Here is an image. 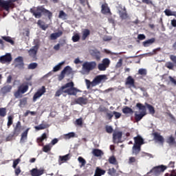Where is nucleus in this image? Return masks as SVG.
<instances>
[{"instance_id":"1","label":"nucleus","mask_w":176,"mask_h":176,"mask_svg":"<svg viewBox=\"0 0 176 176\" xmlns=\"http://www.w3.org/2000/svg\"><path fill=\"white\" fill-rule=\"evenodd\" d=\"M74 86H75L74 82L66 83L56 91L55 97H60L63 93H67L68 96H76L78 93H80V90Z\"/></svg>"},{"instance_id":"2","label":"nucleus","mask_w":176,"mask_h":176,"mask_svg":"<svg viewBox=\"0 0 176 176\" xmlns=\"http://www.w3.org/2000/svg\"><path fill=\"white\" fill-rule=\"evenodd\" d=\"M30 12L36 19H41L42 17V14L47 16L49 20H52V17H53V12L46 10L43 6H38L36 10L31 8Z\"/></svg>"},{"instance_id":"3","label":"nucleus","mask_w":176,"mask_h":176,"mask_svg":"<svg viewBox=\"0 0 176 176\" xmlns=\"http://www.w3.org/2000/svg\"><path fill=\"white\" fill-rule=\"evenodd\" d=\"M136 107L140 109V111H142L140 114H135V120L136 122H140V120L146 115V107L142 103H137Z\"/></svg>"},{"instance_id":"4","label":"nucleus","mask_w":176,"mask_h":176,"mask_svg":"<svg viewBox=\"0 0 176 176\" xmlns=\"http://www.w3.org/2000/svg\"><path fill=\"white\" fill-rule=\"evenodd\" d=\"M167 170V166L164 165H160L153 167L149 172L147 173V175L151 174V175L158 176L161 173H164V170Z\"/></svg>"},{"instance_id":"5","label":"nucleus","mask_w":176,"mask_h":176,"mask_svg":"<svg viewBox=\"0 0 176 176\" xmlns=\"http://www.w3.org/2000/svg\"><path fill=\"white\" fill-rule=\"evenodd\" d=\"M28 91V85H25L22 84L18 87V90L14 94L15 98H21L23 96L21 94H24Z\"/></svg>"},{"instance_id":"6","label":"nucleus","mask_w":176,"mask_h":176,"mask_svg":"<svg viewBox=\"0 0 176 176\" xmlns=\"http://www.w3.org/2000/svg\"><path fill=\"white\" fill-rule=\"evenodd\" d=\"M20 133H21V122L20 121H18L16 124L15 127L14 128L13 134L9 135L7 137V141H10V140H12V138H13L14 137H17V135H19Z\"/></svg>"},{"instance_id":"7","label":"nucleus","mask_w":176,"mask_h":176,"mask_svg":"<svg viewBox=\"0 0 176 176\" xmlns=\"http://www.w3.org/2000/svg\"><path fill=\"white\" fill-rule=\"evenodd\" d=\"M97 67V63L96 61H91V62H85L82 64V69L84 71L87 72H90V71H93V69H96Z\"/></svg>"},{"instance_id":"8","label":"nucleus","mask_w":176,"mask_h":176,"mask_svg":"<svg viewBox=\"0 0 176 176\" xmlns=\"http://www.w3.org/2000/svg\"><path fill=\"white\" fill-rule=\"evenodd\" d=\"M18 0H0V8H2L6 12H9V9L12 8V2H17Z\"/></svg>"},{"instance_id":"9","label":"nucleus","mask_w":176,"mask_h":176,"mask_svg":"<svg viewBox=\"0 0 176 176\" xmlns=\"http://www.w3.org/2000/svg\"><path fill=\"white\" fill-rule=\"evenodd\" d=\"M109 64H111V60L107 58H104L102 60V63L98 65V69L99 71H107V68L109 67Z\"/></svg>"},{"instance_id":"10","label":"nucleus","mask_w":176,"mask_h":176,"mask_svg":"<svg viewBox=\"0 0 176 176\" xmlns=\"http://www.w3.org/2000/svg\"><path fill=\"white\" fill-rule=\"evenodd\" d=\"M14 68L24 69V58L23 56H18L14 59Z\"/></svg>"},{"instance_id":"11","label":"nucleus","mask_w":176,"mask_h":176,"mask_svg":"<svg viewBox=\"0 0 176 176\" xmlns=\"http://www.w3.org/2000/svg\"><path fill=\"white\" fill-rule=\"evenodd\" d=\"M46 93V87L45 86L41 87L33 96V102H36L38 98H41L44 94Z\"/></svg>"},{"instance_id":"12","label":"nucleus","mask_w":176,"mask_h":176,"mask_svg":"<svg viewBox=\"0 0 176 176\" xmlns=\"http://www.w3.org/2000/svg\"><path fill=\"white\" fill-rule=\"evenodd\" d=\"M123 135V133L122 131H116L113 133V141L114 144H119V142H122V137Z\"/></svg>"},{"instance_id":"13","label":"nucleus","mask_w":176,"mask_h":176,"mask_svg":"<svg viewBox=\"0 0 176 176\" xmlns=\"http://www.w3.org/2000/svg\"><path fill=\"white\" fill-rule=\"evenodd\" d=\"M107 80L106 75H99L96 76L92 81V87L97 86V85L101 83L102 80Z\"/></svg>"},{"instance_id":"14","label":"nucleus","mask_w":176,"mask_h":176,"mask_svg":"<svg viewBox=\"0 0 176 176\" xmlns=\"http://www.w3.org/2000/svg\"><path fill=\"white\" fill-rule=\"evenodd\" d=\"M153 140L155 142H159L162 145L164 144V138H163L158 132L153 133Z\"/></svg>"},{"instance_id":"15","label":"nucleus","mask_w":176,"mask_h":176,"mask_svg":"<svg viewBox=\"0 0 176 176\" xmlns=\"http://www.w3.org/2000/svg\"><path fill=\"white\" fill-rule=\"evenodd\" d=\"M13 60L12 54L8 53L6 55L0 56V63L1 64H6V63H10Z\"/></svg>"},{"instance_id":"16","label":"nucleus","mask_w":176,"mask_h":176,"mask_svg":"<svg viewBox=\"0 0 176 176\" xmlns=\"http://www.w3.org/2000/svg\"><path fill=\"white\" fill-rule=\"evenodd\" d=\"M30 174L32 176L43 175V174H45V169L43 168L38 169L37 168H34L30 170Z\"/></svg>"},{"instance_id":"17","label":"nucleus","mask_w":176,"mask_h":176,"mask_svg":"<svg viewBox=\"0 0 176 176\" xmlns=\"http://www.w3.org/2000/svg\"><path fill=\"white\" fill-rule=\"evenodd\" d=\"M12 89H13V86L9 84H5L0 89V92L1 94H8V93H10V91H12Z\"/></svg>"},{"instance_id":"18","label":"nucleus","mask_w":176,"mask_h":176,"mask_svg":"<svg viewBox=\"0 0 176 176\" xmlns=\"http://www.w3.org/2000/svg\"><path fill=\"white\" fill-rule=\"evenodd\" d=\"M89 100L87 98L79 97L74 100V104H78V105H86Z\"/></svg>"},{"instance_id":"19","label":"nucleus","mask_w":176,"mask_h":176,"mask_svg":"<svg viewBox=\"0 0 176 176\" xmlns=\"http://www.w3.org/2000/svg\"><path fill=\"white\" fill-rule=\"evenodd\" d=\"M71 159V154H67L65 155H60L58 159V164L61 166L63 163H65V162H68Z\"/></svg>"},{"instance_id":"20","label":"nucleus","mask_w":176,"mask_h":176,"mask_svg":"<svg viewBox=\"0 0 176 176\" xmlns=\"http://www.w3.org/2000/svg\"><path fill=\"white\" fill-rule=\"evenodd\" d=\"M125 85L126 86H130V87H135V80H134L131 76H129L126 78Z\"/></svg>"},{"instance_id":"21","label":"nucleus","mask_w":176,"mask_h":176,"mask_svg":"<svg viewBox=\"0 0 176 176\" xmlns=\"http://www.w3.org/2000/svg\"><path fill=\"white\" fill-rule=\"evenodd\" d=\"M38 53V46L35 45L33 48L28 51L29 56L33 58H36V54Z\"/></svg>"},{"instance_id":"22","label":"nucleus","mask_w":176,"mask_h":176,"mask_svg":"<svg viewBox=\"0 0 176 176\" xmlns=\"http://www.w3.org/2000/svg\"><path fill=\"white\" fill-rule=\"evenodd\" d=\"M46 138H47V135L46 134V133H44L42 134V135L39 138H37L36 141L39 145V146H43V141H45V140H46Z\"/></svg>"},{"instance_id":"23","label":"nucleus","mask_w":176,"mask_h":176,"mask_svg":"<svg viewBox=\"0 0 176 176\" xmlns=\"http://www.w3.org/2000/svg\"><path fill=\"white\" fill-rule=\"evenodd\" d=\"M122 111L124 115H126V116H129L128 115H133V113H134V111L133 110V109H131L127 106H125L122 109Z\"/></svg>"},{"instance_id":"24","label":"nucleus","mask_w":176,"mask_h":176,"mask_svg":"<svg viewBox=\"0 0 176 176\" xmlns=\"http://www.w3.org/2000/svg\"><path fill=\"white\" fill-rule=\"evenodd\" d=\"M166 143L168 144V145L176 146L175 138L173 136V135L168 137L166 139Z\"/></svg>"},{"instance_id":"25","label":"nucleus","mask_w":176,"mask_h":176,"mask_svg":"<svg viewBox=\"0 0 176 176\" xmlns=\"http://www.w3.org/2000/svg\"><path fill=\"white\" fill-rule=\"evenodd\" d=\"M133 140L135 141V144L136 145H144V139L141 135H138V136L133 138Z\"/></svg>"},{"instance_id":"26","label":"nucleus","mask_w":176,"mask_h":176,"mask_svg":"<svg viewBox=\"0 0 176 176\" xmlns=\"http://www.w3.org/2000/svg\"><path fill=\"white\" fill-rule=\"evenodd\" d=\"M156 42V39L155 38H151L148 40H146L142 43V45L144 47H148V46H151V45H153V43H155Z\"/></svg>"},{"instance_id":"27","label":"nucleus","mask_w":176,"mask_h":176,"mask_svg":"<svg viewBox=\"0 0 176 176\" xmlns=\"http://www.w3.org/2000/svg\"><path fill=\"white\" fill-rule=\"evenodd\" d=\"M82 41H86L87 36H89L90 35V30L89 29H84L82 31Z\"/></svg>"},{"instance_id":"28","label":"nucleus","mask_w":176,"mask_h":176,"mask_svg":"<svg viewBox=\"0 0 176 176\" xmlns=\"http://www.w3.org/2000/svg\"><path fill=\"white\" fill-rule=\"evenodd\" d=\"M145 106L148 109L150 115H154L156 111L155 110V107H153L152 104L145 102Z\"/></svg>"},{"instance_id":"29","label":"nucleus","mask_w":176,"mask_h":176,"mask_svg":"<svg viewBox=\"0 0 176 176\" xmlns=\"http://www.w3.org/2000/svg\"><path fill=\"white\" fill-rule=\"evenodd\" d=\"M37 24L40 27V28H41V30H43V31H46V30H47V28H49V25L45 24V22H43L41 20L38 21Z\"/></svg>"},{"instance_id":"30","label":"nucleus","mask_w":176,"mask_h":176,"mask_svg":"<svg viewBox=\"0 0 176 176\" xmlns=\"http://www.w3.org/2000/svg\"><path fill=\"white\" fill-rule=\"evenodd\" d=\"M141 152V145L134 144L133 146V153L138 155Z\"/></svg>"},{"instance_id":"31","label":"nucleus","mask_w":176,"mask_h":176,"mask_svg":"<svg viewBox=\"0 0 176 176\" xmlns=\"http://www.w3.org/2000/svg\"><path fill=\"white\" fill-rule=\"evenodd\" d=\"M28 131H30V128H28L23 133H22L20 142H24L25 140H27Z\"/></svg>"},{"instance_id":"32","label":"nucleus","mask_w":176,"mask_h":176,"mask_svg":"<svg viewBox=\"0 0 176 176\" xmlns=\"http://www.w3.org/2000/svg\"><path fill=\"white\" fill-rule=\"evenodd\" d=\"M1 39L3 41H5L6 42H8V43H10V45H14V41L12 39V37L9 36H1Z\"/></svg>"},{"instance_id":"33","label":"nucleus","mask_w":176,"mask_h":176,"mask_svg":"<svg viewBox=\"0 0 176 176\" xmlns=\"http://www.w3.org/2000/svg\"><path fill=\"white\" fill-rule=\"evenodd\" d=\"M92 153L96 157H100V156H102V155H104V153H102V151L98 148H94L92 151Z\"/></svg>"},{"instance_id":"34","label":"nucleus","mask_w":176,"mask_h":176,"mask_svg":"<svg viewBox=\"0 0 176 176\" xmlns=\"http://www.w3.org/2000/svg\"><path fill=\"white\" fill-rule=\"evenodd\" d=\"M105 174V170L97 167L94 176H101Z\"/></svg>"},{"instance_id":"35","label":"nucleus","mask_w":176,"mask_h":176,"mask_svg":"<svg viewBox=\"0 0 176 176\" xmlns=\"http://www.w3.org/2000/svg\"><path fill=\"white\" fill-rule=\"evenodd\" d=\"M27 100H28L27 98H23L21 99L19 107H20L21 108H24V107L27 105Z\"/></svg>"},{"instance_id":"36","label":"nucleus","mask_w":176,"mask_h":176,"mask_svg":"<svg viewBox=\"0 0 176 176\" xmlns=\"http://www.w3.org/2000/svg\"><path fill=\"white\" fill-rule=\"evenodd\" d=\"M65 64V62H61L58 65H56L53 68V72H57V71H60L61 69V66L64 65Z\"/></svg>"},{"instance_id":"37","label":"nucleus","mask_w":176,"mask_h":176,"mask_svg":"<svg viewBox=\"0 0 176 176\" xmlns=\"http://www.w3.org/2000/svg\"><path fill=\"white\" fill-rule=\"evenodd\" d=\"M109 163H110V164L116 165L118 164V160L114 155H112L109 158Z\"/></svg>"},{"instance_id":"38","label":"nucleus","mask_w":176,"mask_h":176,"mask_svg":"<svg viewBox=\"0 0 176 176\" xmlns=\"http://www.w3.org/2000/svg\"><path fill=\"white\" fill-rule=\"evenodd\" d=\"M13 116H8V123H7V127L8 129H10V126L13 124Z\"/></svg>"},{"instance_id":"39","label":"nucleus","mask_w":176,"mask_h":176,"mask_svg":"<svg viewBox=\"0 0 176 176\" xmlns=\"http://www.w3.org/2000/svg\"><path fill=\"white\" fill-rule=\"evenodd\" d=\"M67 17H68V15L64 12V11L60 10L59 12V14H58V18L59 19H63V20H66Z\"/></svg>"},{"instance_id":"40","label":"nucleus","mask_w":176,"mask_h":176,"mask_svg":"<svg viewBox=\"0 0 176 176\" xmlns=\"http://www.w3.org/2000/svg\"><path fill=\"white\" fill-rule=\"evenodd\" d=\"M78 161L81 164L80 167H85V166H86V160L82 157H78Z\"/></svg>"},{"instance_id":"41","label":"nucleus","mask_w":176,"mask_h":176,"mask_svg":"<svg viewBox=\"0 0 176 176\" xmlns=\"http://www.w3.org/2000/svg\"><path fill=\"white\" fill-rule=\"evenodd\" d=\"M47 125L45 124H39L38 126H34V129L36 130H37L38 131L39 130H45V129H47Z\"/></svg>"},{"instance_id":"42","label":"nucleus","mask_w":176,"mask_h":176,"mask_svg":"<svg viewBox=\"0 0 176 176\" xmlns=\"http://www.w3.org/2000/svg\"><path fill=\"white\" fill-rule=\"evenodd\" d=\"M94 56L97 61H100V60H101V52L99 51H94Z\"/></svg>"},{"instance_id":"43","label":"nucleus","mask_w":176,"mask_h":176,"mask_svg":"<svg viewBox=\"0 0 176 176\" xmlns=\"http://www.w3.org/2000/svg\"><path fill=\"white\" fill-rule=\"evenodd\" d=\"M52 151V145L47 144L45 146H43V151L45 152V153H47V152H50Z\"/></svg>"},{"instance_id":"44","label":"nucleus","mask_w":176,"mask_h":176,"mask_svg":"<svg viewBox=\"0 0 176 176\" xmlns=\"http://www.w3.org/2000/svg\"><path fill=\"white\" fill-rule=\"evenodd\" d=\"M6 116V107L0 108V117L5 118Z\"/></svg>"},{"instance_id":"45","label":"nucleus","mask_w":176,"mask_h":176,"mask_svg":"<svg viewBox=\"0 0 176 176\" xmlns=\"http://www.w3.org/2000/svg\"><path fill=\"white\" fill-rule=\"evenodd\" d=\"M107 174L111 176H114L116 174V169L115 168H109Z\"/></svg>"},{"instance_id":"46","label":"nucleus","mask_w":176,"mask_h":176,"mask_svg":"<svg viewBox=\"0 0 176 176\" xmlns=\"http://www.w3.org/2000/svg\"><path fill=\"white\" fill-rule=\"evenodd\" d=\"M62 71L65 74H71L72 69L69 66H66Z\"/></svg>"},{"instance_id":"47","label":"nucleus","mask_w":176,"mask_h":176,"mask_svg":"<svg viewBox=\"0 0 176 176\" xmlns=\"http://www.w3.org/2000/svg\"><path fill=\"white\" fill-rule=\"evenodd\" d=\"M36 67H38V63H32L28 65V69H35V68H36Z\"/></svg>"},{"instance_id":"48","label":"nucleus","mask_w":176,"mask_h":176,"mask_svg":"<svg viewBox=\"0 0 176 176\" xmlns=\"http://www.w3.org/2000/svg\"><path fill=\"white\" fill-rule=\"evenodd\" d=\"M80 39V36L78 34H76L72 36V41L73 42H79V40Z\"/></svg>"},{"instance_id":"49","label":"nucleus","mask_w":176,"mask_h":176,"mask_svg":"<svg viewBox=\"0 0 176 176\" xmlns=\"http://www.w3.org/2000/svg\"><path fill=\"white\" fill-rule=\"evenodd\" d=\"M65 137L66 140H69V138H72L75 137V133H74V132L69 133L67 134H65Z\"/></svg>"},{"instance_id":"50","label":"nucleus","mask_w":176,"mask_h":176,"mask_svg":"<svg viewBox=\"0 0 176 176\" xmlns=\"http://www.w3.org/2000/svg\"><path fill=\"white\" fill-rule=\"evenodd\" d=\"M165 67H166V68H168V69H173L174 68V64L171 62H167L165 64Z\"/></svg>"},{"instance_id":"51","label":"nucleus","mask_w":176,"mask_h":176,"mask_svg":"<svg viewBox=\"0 0 176 176\" xmlns=\"http://www.w3.org/2000/svg\"><path fill=\"white\" fill-rule=\"evenodd\" d=\"M120 17H121V19L122 20H126V19H127V17H128L127 12L126 11H124V12H121L120 14Z\"/></svg>"},{"instance_id":"52","label":"nucleus","mask_w":176,"mask_h":176,"mask_svg":"<svg viewBox=\"0 0 176 176\" xmlns=\"http://www.w3.org/2000/svg\"><path fill=\"white\" fill-rule=\"evenodd\" d=\"M98 111L99 112H108V109H107V107H104L103 105H100L98 107Z\"/></svg>"},{"instance_id":"53","label":"nucleus","mask_w":176,"mask_h":176,"mask_svg":"<svg viewBox=\"0 0 176 176\" xmlns=\"http://www.w3.org/2000/svg\"><path fill=\"white\" fill-rule=\"evenodd\" d=\"M139 75H142V76H146V69H140L138 70Z\"/></svg>"},{"instance_id":"54","label":"nucleus","mask_w":176,"mask_h":176,"mask_svg":"<svg viewBox=\"0 0 176 176\" xmlns=\"http://www.w3.org/2000/svg\"><path fill=\"white\" fill-rule=\"evenodd\" d=\"M20 162H21L20 158H18V159L14 160L13 165H12L13 168H16V167H17V164H19L20 163Z\"/></svg>"},{"instance_id":"55","label":"nucleus","mask_w":176,"mask_h":176,"mask_svg":"<svg viewBox=\"0 0 176 176\" xmlns=\"http://www.w3.org/2000/svg\"><path fill=\"white\" fill-rule=\"evenodd\" d=\"M106 131L109 134H111V133H113V128H112V126H106Z\"/></svg>"},{"instance_id":"56","label":"nucleus","mask_w":176,"mask_h":176,"mask_svg":"<svg viewBox=\"0 0 176 176\" xmlns=\"http://www.w3.org/2000/svg\"><path fill=\"white\" fill-rule=\"evenodd\" d=\"M164 13H165L166 16H175L174 12H171V10H166L164 11Z\"/></svg>"},{"instance_id":"57","label":"nucleus","mask_w":176,"mask_h":176,"mask_svg":"<svg viewBox=\"0 0 176 176\" xmlns=\"http://www.w3.org/2000/svg\"><path fill=\"white\" fill-rule=\"evenodd\" d=\"M113 114L115 116V119H120V118L122 116V113L118 111H113Z\"/></svg>"},{"instance_id":"58","label":"nucleus","mask_w":176,"mask_h":176,"mask_svg":"<svg viewBox=\"0 0 176 176\" xmlns=\"http://www.w3.org/2000/svg\"><path fill=\"white\" fill-rule=\"evenodd\" d=\"M65 78V73L64 72H61L60 74L58 76V80H63Z\"/></svg>"},{"instance_id":"59","label":"nucleus","mask_w":176,"mask_h":176,"mask_svg":"<svg viewBox=\"0 0 176 176\" xmlns=\"http://www.w3.org/2000/svg\"><path fill=\"white\" fill-rule=\"evenodd\" d=\"M76 122L78 126H82V124H83V120L82 118H78L76 120Z\"/></svg>"},{"instance_id":"60","label":"nucleus","mask_w":176,"mask_h":176,"mask_svg":"<svg viewBox=\"0 0 176 176\" xmlns=\"http://www.w3.org/2000/svg\"><path fill=\"white\" fill-rule=\"evenodd\" d=\"M143 3H146V5H153V2L151 0H142Z\"/></svg>"},{"instance_id":"61","label":"nucleus","mask_w":176,"mask_h":176,"mask_svg":"<svg viewBox=\"0 0 176 176\" xmlns=\"http://www.w3.org/2000/svg\"><path fill=\"white\" fill-rule=\"evenodd\" d=\"M102 12H105L106 13H109V10L107 8V6L104 4L102 5Z\"/></svg>"},{"instance_id":"62","label":"nucleus","mask_w":176,"mask_h":176,"mask_svg":"<svg viewBox=\"0 0 176 176\" xmlns=\"http://www.w3.org/2000/svg\"><path fill=\"white\" fill-rule=\"evenodd\" d=\"M87 88L90 89L91 86H93V82H90L89 80H86Z\"/></svg>"},{"instance_id":"63","label":"nucleus","mask_w":176,"mask_h":176,"mask_svg":"<svg viewBox=\"0 0 176 176\" xmlns=\"http://www.w3.org/2000/svg\"><path fill=\"white\" fill-rule=\"evenodd\" d=\"M145 38H146L145 34H138V38L139 39V41H144Z\"/></svg>"},{"instance_id":"64","label":"nucleus","mask_w":176,"mask_h":176,"mask_svg":"<svg viewBox=\"0 0 176 176\" xmlns=\"http://www.w3.org/2000/svg\"><path fill=\"white\" fill-rule=\"evenodd\" d=\"M131 163H135V157H129V164H131Z\"/></svg>"}]
</instances>
